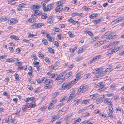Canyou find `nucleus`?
Returning a JSON list of instances; mask_svg holds the SVG:
<instances>
[{
	"label": "nucleus",
	"mask_w": 124,
	"mask_h": 124,
	"mask_svg": "<svg viewBox=\"0 0 124 124\" xmlns=\"http://www.w3.org/2000/svg\"><path fill=\"white\" fill-rule=\"evenodd\" d=\"M45 60L46 62H47L49 63L50 62V61L49 60V58L47 57H46L45 58Z\"/></svg>",
	"instance_id": "obj_56"
},
{
	"label": "nucleus",
	"mask_w": 124,
	"mask_h": 124,
	"mask_svg": "<svg viewBox=\"0 0 124 124\" xmlns=\"http://www.w3.org/2000/svg\"><path fill=\"white\" fill-rule=\"evenodd\" d=\"M53 43L54 45H55L57 47H58L59 46V43L57 41L54 42Z\"/></svg>",
	"instance_id": "obj_50"
},
{
	"label": "nucleus",
	"mask_w": 124,
	"mask_h": 124,
	"mask_svg": "<svg viewBox=\"0 0 124 124\" xmlns=\"http://www.w3.org/2000/svg\"><path fill=\"white\" fill-rule=\"evenodd\" d=\"M10 38L12 39H14L16 40H17L19 39L18 37L15 35L11 36Z\"/></svg>",
	"instance_id": "obj_19"
},
{
	"label": "nucleus",
	"mask_w": 124,
	"mask_h": 124,
	"mask_svg": "<svg viewBox=\"0 0 124 124\" xmlns=\"http://www.w3.org/2000/svg\"><path fill=\"white\" fill-rule=\"evenodd\" d=\"M116 43L115 42H113V43H110L109 44V46H106L105 47V46H104L103 47V48H104V49H106V48H108V47L109 46H115V45H116Z\"/></svg>",
	"instance_id": "obj_17"
},
{
	"label": "nucleus",
	"mask_w": 124,
	"mask_h": 124,
	"mask_svg": "<svg viewBox=\"0 0 124 124\" xmlns=\"http://www.w3.org/2000/svg\"><path fill=\"white\" fill-rule=\"evenodd\" d=\"M14 76H15V78L16 79V81H19V80L18 78V74H15Z\"/></svg>",
	"instance_id": "obj_28"
},
{
	"label": "nucleus",
	"mask_w": 124,
	"mask_h": 124,
	"mask_svg": "<svg viewBox=\"0 0 124 124\" xmlns=\"http://www.w3.org/2000/svg\"><path fill=\"white\" fill-rule=\"evenodd\" d=\"M29 101H34L35 100L34 98L33 97H31L30 98L28 97Z\"/></svg>",
	"instance_id": "obj_53"
},
{
	"label": "nucleus",
	"mask_w": 124,
	"mask_h": 124,
	"mask_svg": "<svg viewBox=\"0 0 124 124\" xmlns=\"http://www.w3.org/2000/svg\"><path fill=\"white\" fill-rule=\"evenodd\" d=\"M107 104L108 105H110V106L109 107V109L110 111H111V112L112 113H113V108L112 107V106H113L112 104L111 103H109V104L107 103Z\"/></svg>",
	"instance_id": "obj_18"
},
{
	"label": "nucleus",
	"mask_w": 124,
	"mask_h": 124,
	"mask_svg": "<svg viewBox=\"0 0 124 124\" xmlns=\"http://www.w3.org/2000/svg\"><path fill=\"white\" fill-rule=\"evenodd\" d=\"M75 83L74 81H72L69 82H66L64 83L61 86V89L66 90L70 88Z\"/></svg>",
	"instance_id": "obj_1"
},
{
	"label": "nucleus",
	"mask_w": 124,
	"mask_h": 124,
	"mask_svg": "<svg viewBox=\"0 0 124 124\" xmlns=\"http://www.w3.org/2000/svg\"><path fill=\"white\" fill-rule=\"evenodd\" d=\"M52 118V120L51 121L52 122L55 121L57 119H58L59 117L58 116H51Z\"/></svg>",
	"instance_id": "obj_14"
},
{
	"label": "nucleus",
	"mask_w": 124,
	"mask_h": 124,
	"mask_svg": "<svg viewBox=\"0 0 124 124\" xmlns=\"http://www.w3.org/2000/svg\"><path fill=\"white\" fill-rule=\"evenodd\" d=\"M111 112L109 111V112H108V114L109 115V116L111 118H113V116Z\"/></svg>",
	"instance_id": "obj_35"
},
{
	"label": "nucleus",
	"mask_w": 124,
	"mask_h": 124,
	"mask_svg": "<svg viewBox=\"0 0 124 124\" xmlns=\"http://www.w3.org/2000/svg\"><path fill=\"white\" fill-rule=\"evenodd\" d=\"M26 4L25 3H22V4L19 5L18 6L20 7H22L24 6V5H25Z\"/></svg>",
	"instance_id": "obj_64"
},
{
	"label": "nucleus",
	"mask_w": 124,
	"mask_h": 124,
	"mask_svg": "<svg viewBox=\"0 0 124 124\" xmlns=\"http://www.w3.org/2000/svg\"><path fill=\"white\" fill-rule=\"evenodd\" d=\"M100 57V55H98L94 57L92 59H91L90 61L88 62V64H90L96 61L97 59H98Z\"/></svg>",
	"instance_id": "obj_6"
},
{
	"label": "nucleus",
	"mask_w": 124,
	"mask_h": 124,
	"mask_svg": "<svg viewBox=\"0 0 124 124\" xmlns=\"http://www.w3.org/2000/svg\"><path fill=\"white\" fill-rule=\"evenodd\" d=\"M33 64L35 65H36L37 66H38L39 64V62L37 61H36L35 62L34 61L33 62Z\"/></svg>",
	"instance_id": "obj_47"
},
{
	"label": "nucleus",
	"mask_w": 124,
	"mask_h": 124,
	"mask_svg": "<svg viewBox=\"0 0 124 124\" xmlns=\"http://www.w3.org/2000/svg\"><path fill=\"white\" fill-rule=\"evenodd\" d=\"M101 70H103L102 69L101 70V72H99V73L97 74V75L101 77L104 76L106 73L109 72L111 71L113 69L111 68H108L105 70L104 71H103Z\"/></svg>",
	"instance_id": "obj_2"
},
{
	"label": "nucleus",
	"mask_w": 124,
	"mask_h": 124,
	"mask_svg": "<svg viewBox=\"0 0 124 124\" xmlns=\"http://www.w3.org/2000/svg\"><path fill=\"white\" fill-rule=\"evenodd\" d=\"M38 28H39L41 27L42 26L44 25V23H38Z\"/></svg>",
	"instance_id": "obj_32"
},
{
	"label": "nucleus",
	"mask_w": 124,
	"mask_h": 124,
	"mask_svg": "<svg viewBox=\"0 0 124 124\" xmlns=\"http://www.w3.org/2000/svg\"><path fill=\"white\" fill-rule=\"evenodd\" d=\"M59 94V92H55L54 94L53 95V98H54L56 97Z\"/></svg>",
	"instance_id": "obj_26"
},
{
	"label": "nucleus",
	"mask_w": 124,
	"mask_h": 124,
	"mask_svg": "<svg viewBox=\"0 0 124 124\" xmlns=\"http://www.w3.org/2000/svg\"><path fill=\"white\" fill-rule=\"evenodd\" d=\"M70 94L68 99V101H69V100L70 101L71 99L75 97L76 96V95L75 90L74 89H72L70 90Z\"/></svg>",
	"instance_id": "obj_3"
},
{
	"label": "nucleus",
	"mask_w": 124,
	"mask_h": 124,
	"mask_svg": "<svg viewBox=\"0 0 124 124\" xmlns=\"http://www.w3.org/2000/svg\"><path fill=\"white\" fill-rule=\"evenodd\" d=\"M63 9L62 6V5H59L57 6L55 8V11L59 12L61 11Z\"/></svg>",
	"instance_id": "obj_9"
},
{
	"label": "nucleus",
	"mask_w": 124,
	"mask_h": 124,
	"mask_svg": "<svg viewBox=\"0 0 124 124\" xmlns=\"http://www.w3.org/2000/svg\"><path fill=\"white\" fill-rule=\"evenodd\" d=\"M90 75V73H88L87 74L85 75L84 76L85 79H87L89 77Z\"/></svg>",
	"instance_id": "obj_38"
},
{
	"label": "nucleus",
	"mask_w": 124,
	"mask_h": 124,
	"mask_svg": "<svg viewBox=\"0 0 124 124\" xmlns=\"http://www.w3.org/2000/svg\"><path fill=\"white\" fill-rule=\"evenodd\" d=\"M59 28H57L55 27L53 29L54 31L57 32H58L59 31Z\"/></svg>",
	"instance_id": "obj_46"
},
{
	"label": "nucleus",
	"mask_w": 124,
	"mask_h": 124,
	"mask_svg": "<svg viewBox=\"0 0 124 124\" xmlns=\"http://www.w3.org/2000/svg\"><path fill=\"white\" fill-rule=\"evenodd\" d=\"M98 37H94L92 39H91L90 41V43H93L94 42V41H96L97 40V39H98Z\"/></svg>",
	"instance_id": "obj_16"
},
{
	"label": "nucleus",
	"mask_w": 124,
	"mask_h": 124,
	"mask_svg": "<svg viewBox=\"0 0 124 124\" xmlns=\"http://www.w3.org/2000/svg\"><path fill=\"white\" fill-rule=\"evenodd\" d=\"M124 20V17H120L118 19H116V20L118 22H121Z\"/></svg>",
	"instance_id": "obj_33"
},
{
	"label": "nucleus",
	"mask_w": 124,
	"mask_h": 124,
	"mask_svg": "<svg viewBox=\"0 0 124 124\" xmlns=\"http://www.w3.org/2000/svg\"><path fill=\"white\" fill-rule=\"evenodd\" d=\"M19 61V60L18 58H14L13 59L10 58L7 59L6 60V62H16Z\"/></svg>",
	"instance_id": "obj_7"
},
{
	"label": "nucleus",
	"mask_w": 124,
	"mask_h": 124,
	"mask_svg": "<svg viewBox=\"0 0 124 124\" xmlns=\"http://www.w3.org/2000/svg\"><path fill=\"white\" fill-rule=\"evenodd\" d=\"M66 74V71H65L59 75V77H62L64 74Z\"/></svg>",
	"instance_id": "obj_41"
},
{
	"label": "nucleus",
	"mask_w": 124,
	"mask_h": 124,
	"mask_svg": "<svg viewBox=\"0 0 124 124\" xmlns=\"http://www.w3.org/2000/svg\"><path fill=\"white\" fill-rule=\"evenodd\" d=\"M114 49H113L111 50V49L109 50L108 51L107 53V55H110L113 53V52H115V51H114Z\"/></svg>",
	"instance_id": "obj_12"
},
{
	"label": "nucleus",
	"mask_w": 124,
	"mask_h": 124,
	"mask_svg": "<svg viewBox=\"0 0 124 124\" xmlns=\"http://www.w3.org/2000/svg\"><path fill=\"white\" fill-rule=\"evenodd\" d=\"M104 87V86L103 85H102L101 86H100V88L98 90V91L99 92L100 91H102L103 90L102 89Z\"/></svg>",
	"instance_id": "obj_42"
},
{
	"label": "nucleus",
	"mask_w": 124,
	"mask_h": 124,
	"mask_svg": "<svg viewBox=\"0 0 124 124\" xmlns=\"http://www.w3.org/2000/svg\"><path fill=\"white\" fill-rule=\"evenodd\" d=\"M101 68H99L97 70H93V73H95L96 74V77H97V78H98V77H101V76H99L97 75V74H98L99 73V72H101Z\"/></svg>",
	"instance_id": "obj_8"
},
{
	"label": "nucleus",
	"mask_w": 124,
	"mask_h": 124,
	"mask_svg": "<svg viewBox=\"0 0 124 124\" xmlns=\"http://www.w3.org/2000/svg\"><path fill=\"white\" fill-rule=\"evenodd\" d=\"M34 13L37 15H41L42 14V13L40 12L38 10H36L34 11Z\"/></svg>",
	"instance_id": "obj_22"
},
{
	"label": "nucleus",
	"mask_w": 124,
	"mask_h": 124,
	"mask_svg": "<svg viewBox=\"0 0 124 124\" xmlns=\"http://www.w3.org/2000/svg\"><path fill=\"white\" fill-rule=\"evenodd\" d=\"M116 87V85H111L110 89H112L113 90L115 89Z\"/></svg>",
	"instance_id": "obj_40"
},
{
	"label": "nucleus",
	"mask_w": 124,
	"mask_h": 124,
	"mask_svg": "<svg viewBox=\"0 0 124 124\" xmlns=\"http://www.w3.org/2000/svg\"><path fill=\"white\" fill-rule=\"evenodd\" d=\"M45 15H42V17H41L43 19H45L47 17V14L45 13Z\"/></svg>",
	"instance_id": "obj_34"
},
{
	"label": "nucleus",
	"mask_w": 124,
	"mask_h": 124,
	"mask_svg": "<svg viewBox=\"0 0 124 124\" xmlns=\"http://www.w3.org/2000/svg\"><path fill=\"white\" fill-rule=\"evenodd\" d=\"M45 82L46 83V85H48L49 83H50L51 82H52V81L51 80H49V79H45Z\"/></svg>",
	"instance_id": "obj_24"
},
{
	"label": "nucleus",
	"mask_w": 124,
	"mask_h": 124,
	"mask_svg": "<svg viewBox=\"0 0 124 124\" xmlns=\"http://www.w3.org/2000/svg\"><path fill=\"white\" fill-rule=\"evenodd\" d=\"M78 13L77 12H74L71 15L73 16H77Z\"/></svg>",
	"instance_id": "obj_63"
},
{
	"label": "nucleus",
	"mask_w": 124,
	"mask_h": 124,
	"mask_svg": "<svg viewBox=\"0 0 124 124\" xmlns=\"http://www.w3.org/2000/svg\"><path fill=\"white\" fill-rule=\"evenodd\" d=\"M72 74V72H70L68 73L66 75V78H68Z\"/></svg>",
	"instance_id": "obj_36"
},
{
	"label": "nucleus",
	"mask_w": 124,
	"mask_h": 124,
	"mask_svg": "<svg viewBox=\"0 0 124 124\" xmlns=\"http://www.w3.org/2000/svg\"><path fill=\"white\" fill-rule=\"evenodd\" d=\"M31 56L35 60H36L37 59V57L36 56L35 54H33Z\"/></svg>",
	"instance_id": "obj_59"
},
{
	"label": "nucleus",
	"mask_w": 124,
	"mask_h": 124,
	"mask_svg": "<svg viewBox=\"0 0 124 124\" xmlns=\"http://www.w3.org/2000/svg\"><path fill=\"white\" fill-rule=\"evenodd\" d=\"M42 43L45 45H47L48 44V42L46 40H42Z\"/></svg>",
	"instance_id": "obj_43"
},
{
	"label": "nucleus",
	"mask_w": 124,
	"mask_h": 124,
	"mask_svg": "<svg viewBox=\"0 0 124 124\" xmlns=\"http://www.w3.org/2000/svg\"><path fill=\"white\" fill-rule=\"evenodd\" d=\"M39 56L40 57L43 58L44 56V55L41 52H39Z\"/></svg>",
	"instance_id": "obj_52"
},
{
	"label": "nucleus",
	"mask_w": 124,
	"mask_h": 124,
	"mask_svg": "<svg viewBox=\"0 0 124 124\" xmlns=\"http://www.w3.org/2000/svg\"><path fill=\"white\" fill-rule=\"evenodd\" d=\"M32 9H38L40 8L39 6L38 5H34L32 6Z\"/></svg>",
	"instance_id": "obj_20"
},
{
	"label": "nucleus",
	"mask_w": 124,
	"mask_h": 124,
	"mask_svg": "<svg viewBox=\"0 0 124 124\" xmlns=\"http://www.w3.org/2000/svg\"><path fill=\"white\" fill-rule=\"evenodd\" d=\"M38 24L34 23L31 25V27L34 29L38 28Z\"/></svg>",
	"instance_id": "obj_27"
},
{
	"label": "nucleus",
	"mask_w": 124,
	"mask_h": 124,
	"mask_svg": "<svg viewBox=\"0 0 124 124\" xmlns=\"http://www.w3.org/2000/svg\"><path fill=\"white\" fill-rule=\"evenodd\" d=\"M119 47H115L114 49H114V51H115V52H117L118 50L119 49Z\"/></svg>",
	"instance_id": "obj_57"
},
{
	"label": "nucleus",
	"mask_w": 124,
	"mask_h": 124,
	"mask_svg": "<svg viewBox=\"0 0 124 124\" xmlns=\"http://www.w3.org/2000/svg\"><path fill=\"white\" fill-rule=\"evenodd\" d=\"M82 9L84 10L87 11L88 10V8L86 6H84L82 7Z\"/></svg>",
	"instance_id": "obj_58"
},
{
	"label": "nucleus",
	"mask_w": 124,
	"mask_h": 124,
	"mask_svg": "<svg viewBox=\"0 0 124 124\" xmlns=\"http://www.w3.org/2000/svg\"><path fill=\"white\" fill-rule=\"evenodd\" d=\"M36 104H32L31 103H30L29 105L27 106L28 108H29V107L31 108H32L34 107L35 106H36Z\"/></svg>",
	"instance_id": "obj_23"
},
{
	"label": "nucleus",
	"mask_w": 124,
	"mask_h": 124,
	"mask_svg": "<svg viewBox=\"0 0 124 124\" xmlns=\"http://www.w3.org/2000/svg\"><path fill=\"white\" fill-rule=\"evenodd\" d=\"M17 22V20L15 19H13L10 20V23L12 24L16 23Z\"/></svg>",
	"instance_id": "obj_15"
},
{
	"label": "nucleus",
	"mask_w": 124,
	"mask_h": 124,
	"mask_svg": "<svg viewBox=\"0 0 124 124\" xmlns=\"http://www.w3.org/2000/svg\"><path fill=\"white\" fill-rule=\"evenodd\" d=\"M48 39L50 41L52 42L54 41V38L51 36L49 37Z\"/></svg>",
	"instance_id": "obj_51"
},
{
	"label": "nucleus",
	"mask_w": 124,
	"mask_h": 124,
	"mask_svg": "<svg viewBox=\"0 0 124 124\" xmlns=\"http://www.w3.org/2000/svg\"><path fill=\"white\" fill-rule=\"evenodd\" d=\"M72 115V114H69L68 116L65 118L64 119L66 120L68 119H70L71 118V116Z\"/></svg>",
	"instance_id": "obj_30"
},
{
	"label": "nucleus",
	"mask_w": 124,
	"mask_h": 124,
	"mask_svg": "<svg viewBox=\"0 0 124 124\" xmlns=\"http://www.w3.org/2000/svg\"><path fill=\"white\" fill-rule=\"evenodd\" d=\"M104 19L102 17H101L100 19L97 20H95L93 21L94 23L97 24L99 23L100 22L103 21Z\"/></svg>",
	"instance_id": "obj_10"
},
{
	"label": "nucleus",
	"mask_w": 124,
	"mask_h": 124,
	"mask_svg": "<svg viewBox=\"0 0 124 124\" xmlns=\"http://www.w3.org/2000/svg\"><path fill=\"white\" fill-rule=\"evenodd\" d=\"M80 100L75 99L74 101V103L73 104V105L76 106L77 105L79 102H80Z\"/></svg>",
	"instance_id": "obj_13"
},
{
	"label": "nucleus",
	"mask_w": 124,
	"mask_h": 124,
	"mask_svg": "<svg viewBox=\"0 0 124 124\" xmlns=\"http://www.w3.org/2000/svg\"><path fill=\"white\" fill-rule=\"evenodd\" d=\"M54 8L53 4H49L46 8V6L43 7V9L44 12H47L50 10Z\"/></svg>",
	"instance_id": "obj_4"
},
{
	"label": "nucleus",
	"mask_w": 124,
	"mask_h": 124,
	"mask_svg": "<svg viewBox=\"0 0 124 124\" xmlns=\"http://www.w3.org/2000/svg\"><path fill=\"white\" fill-rule=\"evenodd\" d=\"M86 109V108L85 107L84 108H82L81 109L78 111V113H81L83 111L85 110Z\"/></svg>",
	"instance_id": "obj_29"
},
{
	"label": "nucleus",
	"mask_w": 124,
	"mask_h": 124,
	"mask_svg": "<svg viewBox=\"0 0 124 124\" xmlns=\"http://www.w3.org/2000/svg\"><path fill=\"white\" fill-rule=\"evenodd\" d=\"M27 88L30 90H32L33 89V88L32 86L30 85H28V86Z\"/></svg>",
	"instance_id": "obj_62"
},
{
	"label": "nucleus",
	"mask_w": 124,
	"mask_h": 124,
	"mask_svg": "<svg viewBox=\"0 0 124 124\" xmlns=\"http://www.w3.org/2000/svg\"><path fill=\"white\" fill-rule=\"evenodd\" d=\"M87 33L90 36L93 37V33L91 31H88L87 32Z\"/></svg>",
	"instance_id": "obj_49"
},
{
	"label": "nucleus",
	"mask_w": 124,
	"mask_h": 124,
	"mask_svg": "<svg viewBox=\"0 0 124 124\" xmlns=\"http://www.w3.org/2000/svg\"><path fill=\"white\" fill-rule=\"evenodd\" d=\"M89 99H88L87 100H83L82 101V102H83L82 103H83V104H87V103H89Z\"/></svg>",
	"instance_id": "obj_37"
},
{
	"label": "nucleus",
	"mask_w": 124,
	"mask_h": 124,
	"mask_svg": "<svg viewBox=\"0 0 124 124\" xmlns=\"http://www.w3.org/2000/svg\"><path fill=\"white\" fill-rule=\"evenodd\" d=\"M98 16V15L97 14L92 13L91 14L89 17L91 19H93L97 17Z\"/></svg>",
	"instance_id": "obj_11"
},
{
	"label": "nucleus",
	"mask_w": 124,
	"mask_h": 124,
	"mask_svg": "<svg viewBox=\"0 0 124 124\" xmlns=\"http://www.w3.org/2000/svg\"><path fill=\"white\" fill-rule=\"evenodd\" d=\"M55 68V67L52 65H51L49 66V69L51 70H53Z\"/></svg>",
	"instance_id": "obj_54"
},
{
	"label": "nucleus",
	"mask_w": 124,
	"mask_h": 124,
	"mask_svg": "<svg viewBox=\"0 0 124 124\" xmlns=\"http://www.w3.org/2000/svg\"><path fill=\"white\" fill-rule=\"evenodd\" d=\"M110 32H108L104 34V36H107L108 38L109 36L110 35Z\"/></svg>",
	"instance_id": "obj_48"
},
{
	"label": "nucleus",
	"mask_w": 124,
	"mask_h": 124,
	"mask_svg": "<svg viewBox=\"0 0 124 124\" xmlns=\"http://www.w3.org/2000/svg\"><path fill=\"white\" fill-rule=\"evenodd\" d=\"M64 104L63 102H62L59 104L57 106L56 108L57 109H58L60 108L61 106H63Z\"/></svg>",
	"instance_id": "obj_25"
},
{
	"label": "nucleus",
	"mask_w": 124,
	"mask_h": 124,
	"mask_svg": "<svg viewBox=\"0 0 124 124\" xmlns=\"http://www.w3.org/2000/svg\"><path fill=\"white\" fill-rule=\"evenodd\" d=\"M34 36V34H30L28 35V37L29 38H31V37H33Z\"/></svg>",
	"instance_id": "obj_60"
},
{
	"label": "nucleus",
	"mask_w": 124,
	"mask_h": 124,
	"mask_svg": "<svg viewBox=\"0 0 124 124\" xmlns=\"http://www.w3.org/2000/svg\"><path fill=\"white\" fill-rule=\"evenodd\" d=\"M68 34L69 36L70 37H72L73 36V34H72L71 32L69 31L68 32Z\"/></svg>",
	"instance_id": "obj_55"
},
{
	"label": "nucleus",
	"mask_w": 124,
	"mask_h": 124,
	"mask_svg": "<svg viewBox=\"0 0 124 124\" xmlns=\"http://www.w3.org/2000/svg\"><path fill=\"white\" fill-rule=\"evenodd\" d=\"M78 75L79 74H77L76 75V78L77 79V81H78L81 78V76H79Z\"/></svg>",
	"instance_id": "obj_31"
},
{
	"label": "nucleus",
	"mask_w": 124,
	"mask_h": 124,
	"mask_svg": "<svg viewBox=\"0 0 124 124\" xmlns=\"http://www.w3.org/2000/svg\"><path fill=\"white\" fill-rule=\"evenodd\" d=\"M88 89L87 86H81L80 88L79 89L78 91L80 93H82L86 91Z\"/></svg>",
	"instance_id": "obj_5"
},
{
	"label": "nucleus",
	"mask_w": 124,
	"mask_h": 124,
	"mask_svg": "<svg viewBox=\"0 0 124 124\" xmlns=\"http://www.w3.org/2000/svg\"><path fill=\"white\" fill-rule=\"evenodd\" d=\"M48 51H49L50 53H53L54 52V51L53 49L50 47L48 49Z\"/></svg>",
	"instance_id": "obj_44"
},
{
	"label": "nucleus",
	"mask_w": 124,
	"mask_h": 124,
	"mask_svg": "<svg viewBox=\"0 0 124 124\" xmlns=\"http://www.w3.org/2000/svg\"><path fill=\"white\" fill-rule=\"evenodd\" d=\"M68 22L74 24H75V21L72 18H70L68 20Z\"/></svg>",
	"instance_id": "obj_21"
},
{
	"label": "nucleus",
	"mask_w": 124,
	"mask_h": 124,
	"mask_svg": "<svg viewBox=\"0 0 124 124\" xmlns=\"http://www.w3.org/2000/svg\"><path fill=\"white\" fill-rule=\"evenodd\" d=\"M27 107L26 105H23L22 108V109L23 111L24 112L25 110L27 109Z\"/></svg>",
	"instance_id": "obj_39"
},
{
	"label": "nucleus",
	"mask_w": 124,
	"mask_h": 124,
	"mask_svg": "<svg viewBox=\"0 0 124 124\" xmlns=\"http://www.w3.org/2000/svg\"><path fill=\"white\" fill-rule=\"evenodd\" d=\"M115 37V35H112L111 34H110V35L109 36L108 38L109 39H114Z\"/></svg>",
	"instance_id": "obj_45"
},
{
	"label": "nucleus",
	"mask_w": 124,
	"mask_h": 124,
	"mask_svg": "<svg viewBox=\"0 0 124 124\" xmlns=\"http://www.w3.org/2000/svg\"><path fill=\"white\" fill-rule=\"evenodd\" d=\"M97 94H93L92 95H91L90 96V97H91V98L92 99L93 98V97H96V96H97Z\"/></svg>",
	"instance_id": "obj_61"
}]
</instances>
